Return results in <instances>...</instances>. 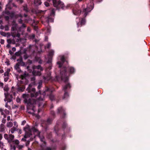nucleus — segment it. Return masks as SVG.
<instances>
[{
  "label": "nucleus",
  "instance_id": "1",
  "mask_svg": "<svg viewBox=\"0 0 150 150\" xmlns=\"http://www.w3.org/2000/svg\"><path fill=\"white\" fill-rule=\"evenodd\" d=\"M24 130L25 132V133L24 138H22L21 140L23 141H27L26 144V146L29 144L30 141L34 138L36 136H38L41 141L45 143L44 137H40V132L35 128H30L29 125H27L24 128Z\"/></svg>",
  "mask_w": 150,
  "mask_h": 150
},
{
  "label": "nucleus",
  "instance_id": "27",
  "mask_svg": "<svg viewBox=\"0 0 150 150\" xmlns=\"http://www.w3.org/2000/svg\"><path fill=\"white\" fill-rule=\"evenodd\" d=\"M9 71H8L6 72H5L4 73V76L5 77H8L9 75Z\"/></svg>",
  "mask_w": 150,
  "mask_h": 150
},
{
  "label": "nucleus",
  "instance_id": "36",
  "mask_svg": "<svg viewBox=\"0 0 150 150\" xmlns=\"http://www.w3.org/2000/svg\"><path fill=\"white\" fill-rule=\"evenodd\" d=\"M15 54L16 56H18L20 55V54L19 52H18L15 53Z\"/></svg>",
  "mask_w": 150,
  "mask_h": 150
},
{
  "label": "nucleus",
  "instance_id": "28",
  "mask_svg": "<svg viewBox=\"0 0 150 150\" xmlns=\"http://www.w3.org/2000/svg\"><path fill=\"white\" fill-rule=\"evenodd\" d=\"M4 146L3 143L1 142H0V148L2 149L4 148Z\"/></svg>",
  "mask_w": 150,
  "mask_h": 150
},
{
  "label": "nucleus",
  "instance_id": "3",
  "mask_svg": "<svg viewBox=\"0 0 150 150\" xmlns=\"http://www.w3.org/2000/svg\"><path fill=\"white\" fill-rule=\"evenodd\" d=\"M12 2V0H10L8 4L6 5V11L3 12L2 17H4L5 19H9V17L11 18H15L16 19L22 18L23 16L20 13H18L15 12H10L6 10L7 9L11 10L13 7H16V6Z\"/></svg>",
  "mask_w": 150,
  "mask_h": 150
},
{
  "label": "nucleus",
  "instance_id": "6",
  "mask_svg": "<svg viewBox=\"0 0 150 150\" xmlns=\"http://www.w3.org/2000/svg\"><path fill=\"white\" fill-rule=\"evenodd\" d=\"M52 2L54 6L59 9L61 8L63 10H65L69 7H71V5L70 4L68 5L67 6H64L63 3L60 1H59L57 2V0H52Z\"/></svg>",
  "mask_w": 150,
  "mask_h": 150
},
{
  "label": "nucleus",
  "instance_id": "39",
  "mask_svg": "<svg viewBox=\"0 0 150 150\" xmlns=\"http://www.w3.org/2000/svg\"><path fill=\"white\" fill-rule=\"evenodd\" d=\"M16 101L18 103H19L21 101V99H20L19 98H17L16 99Z\"/></svg>",
  "mask_w": 150,
  "mask_h": 150
},
{
  "label": "nucleus",
  "instance_id": "60",
  "mask_svg": "<svg viewBox=\"0 0 150 150\" xmlns=\"http://www.w3.org/2000/svg\"><path fill=\"white\" fill-rule=\"evenodd\" d=\"M48 40V38L47 37H45V40L47 41Z\"/></svg>",
  "mask_w": 150,
  "mask_h": 150
},
{
  "label": "nucleus",
  "instance_id": "10",
  "mask_svg": "<svg viewBox=\"0 0 150 150\" xmlns=\"http://www.w3.org/2000/svg\"><path fill=\"white\" fill-rule=\"evenodd\" d=\"M54 51L53 50H52L48 54L49 59L47 61V63L48 64H50L49 67L48 68L50 70V69L52 68V65L51 64L52 60V57L54 55Z\"/></svg>",
  "mask_w": 150,
  "mask_h": 150
},
{
  "label": "nucleus",
  "instance_id": "20",
  "mask_svg": "<svg viewBox=\"0 0 150 150\" xmlns=\"http://www.w3.org/2000/svg\"><path fill=\"white\" fill-rule=\"evenodd\" d=\"M17 130H18L17 128L16 127H13L10 130V131L11 132V133L13 134L14 133L15 131Z\"/></svg>",
  "mask_w": 150,
  "mask_h": 150
},
{
  "label": "nucleus",
  "instance_id": "8",
  "mask_svg": "<svg viewBox=\"0 0 150 150\" xmlns=\"http://www.w3.org/2000/svg\"><path fill=\"white\" fill-rule=\"evenodd\" d=\"M33 74L34 76H40L41 75V71H43V68L40 65L34 66L33 67Z\"/></svg>",
  "mask_w": 150,
  "mask_h": 150
},
{
  "label": "nucleus",
  "instance_id": "34",
  "mask_svg": "<svg viewBox=\"0 0 150 150\" xmlns=\"http://www.w3.org/2000/svg\"><path fill=\"white\" fill-rule=\"evenodd\" d=\"M4 29L6 31H8L9 30V28L8 26L6 25Z\"/></svg>",
  "mask_w": 150,
  "mask_h": 150
},
{
  "label": "nucleus",
  "instance_id": "33",
  "mask_svg": "<svg viewBox=\"0 0 150 150\" xmlns=\"http://www.w3.org/2000/svg\"><path fill=\"white\" fill-rule=\"evenodd\" d=\"M50 98L51 100H53L54 99V96L53 95H51L50 96Z\"/></svg>",
  "mask_w": 150,
  "mask_h": 150
},
{
  "label": "nucleus",
  "instance_id": "51",
  "mask_svg": "<svg viewBox=\"0 0 150 150\" xmlns=\"http://www.w3.org/2000/svg\"><path fill=\"white\" fill-rule=\"evenodd\" d=\"M51 120H50V119H47V122L48 123H50V122H51Z\"/></svg>",
  "mask_w": 150,
  "mask_h": 150
},
{
  "label": "nucleus",
  "instance_id": "59",
  "mask_svg": "<svg viewBox=\"0 0 150 150\" xmlns=\"http://www.w3.org/2000/svg\"><path fill=\"white\" fill-rule=\"evenodd\" d=\"M102 0H96L97 2H100L102 1Z\"/></svg>",
  "mask_w": 150,
  "mask_h": 150
},
{
  "label": "nucleus",
  "instance_id": "25",
  "mask_svg": "<svg viewBox=\"0 0 150 150\" xmlns=\"http://www.w3.org/2000/svg\"><path fill=\"white\" fill-rule=\"evenodd\" d=\"M39 85L38 86V88L39 89L41 87L42 84V81H40L38 83Z\"/></svg>",
  "mask_w": 150,
  "mask_h": 150
},
{
  "label": "nucleus",
  "instance_id": "18",
  "mask_svg": "<svg viewBox=\"0 0 150 150\" xmlns=\"http://www.w3.org/2000/svg\"><path fill=\"white\" fill-rule=\"evenodd\" d=\"M86 22L85 19H81V22L77 23L78 26H80V25H84Z\"/></svg>",
  "mask_w": 150,
  "mask_h": 150
},
{
  "label": "nucleus",
  "instance_id": "30",
  "mask_svg": "<svg viewBox=\"0 0 150 150\" xmlns=\"http://www.w3.org/2000/svg\"><path fill=\"white\" fill-rule=\"evenodd\" d=\"M44 4L46 7H48L50 6V4L47 1L45 2L44 3Z\"/></svg>",
  "mask_w": 150,
  "mask_h": 150
},
{
  "label": "nucleus",
  "instance_id": "58",
  "mask_svg": "<svg viewBox=\"0 0 150 150\" xmlns=\"http://www.w3.org/2000/svg\"><path fill=\"white\" fill-rule=\"evenodd\" d=\"M5 111L6 112V113H9V112L7 110H5Z\"/></svg>",
  "mask_w": 150,
  "mask_h": 150
},
{
  "label": "nucleus",
  "instance_id": "61",
  "mask_svg": "<svg viewBox=\"0 0 150 150\" xmlns=\"http://www.w3.org/2000/svg\"><path fill=\"white\" fill-rule=\"evenodd\" d=\"M1 3L0 2V10H1V9H2V8L1 7Z\"/></svg>",
  "mask_w": 150,
  "mask_h": 150
},
{
  "label": "nucleus",
  "instance_id": "54",
  "mask_svg": "<svg viewBox=\"0 0 150 150\" xmlns=\"http://www.w3.org/2000/svg\"><path fill=\"white\" fill-rule=\"evenodd\" d=\"M10 120V116H8L7 117V120L9 121Z\"/></svg>",
  "mask_w": 150,
  "mask_h": 150
},
{
  "label": "nucleus",
  "instance_id": "50",
  "mask_svg": "<svg viewBox=\"0 0 150 150\" xmlns=\"http://www.w3.org/2000/svg\"><path fill=\"white\" fill-rule=\"evenodd\" d=\"M12 50L13 51H16V48L15 47H13L12 48Z\"/></svg>",
  "mask_w": 150,
  "mask_h": 150
},
{
  "label": "nucleus",
  "instance_id": "9",
  "mask_svg": "<svg viewBox=\"0 0 150 150\" xmlns=\"http://www.w3.org/2000/svg\"><path fill=\"white\" fill-rule=\"evenodd\" d=\"M12 36L13 37V39L10 38L8 39L7 40L8 43L14 44L16 42H18L19 41L20 36L19 33H18L16 35L12 34Z\"/></svg>",
  "mask_w": 150,
  "mask_h": 150
},
{
  "label": "nucleus",
  "instance_id": "12",
  "mask_svg": "<svg viewBox=\"0 0 150 150\" xmlns=\"http://www.w3.org/2000/svg\"><path fill=\"white\" fill-rule=\"evenodd\" d=\"M59 57L60 58L61 61H58L57 62V64L59 65V67H61L62 66V65H63V63L65 62V60L64 56H59Z\"/></svg>",
  "mask_w": 150,
  "mask_h": 150
},
{
  "label": "nucleus",
  "instance_id": "31",
  "mask_svg": "<svg viewBox=\"0 0 150 150\" xmlns=\"http://www.w3.org/2000/svg\"><path fill=\"white\" fill-rule=\"evenodd\" d=\"M23 10L26 12L28 11V8L26 6H24L23 7Z\"/></svg>",
  "mask_w": 150,
  "mask_h": 150
},
{
  "label": "nucleus",
  "instance_id": "4",
  "mask_svg": "<svg viewBox=\"0 0 150 150\" xmlns=\"http://www.w3.org/2000/svg\"><path fill=\"white\" fill-rule=\"evenodd\" d=\"M93 0H90V2L89 3L86 5V7L83 9L82 11L77 9L74 8L72 10L73 14L75 15H78L80 13V14H82L83 18L81 19H84L88 15V13L91 11L93 8L94 5L93 3Z\"/></svg>",
  "mask_w": 150,
  "mask_h": 150
},
{
  "label": "nucleus",
  "instance_id": "47",
  "mask_svg": "<svg viewBox=\"0 0 150 150\" xmlns=\"http://www.w3.org/2000/svg\"><path fill=\"white\" fill-rule=\"evenodd\" d=\"M26 122L25 120L23 121L22 122V125H24L26 123Z\"/></svg>",
  "mask_w": 150,
  "mask_h": 150
},
{
  "label": "nucleus",
  "instance_id": "5",
  "mask_svg": "<svg viewBox=\"0 0 150 150\" xmlns=\"http://www.w3.org/2000/svg\"><path fill=\"white\" fill-rule=\"evenodd\" d=\"M23 98L24 99V102L27 103V112L29 113L33 114L35 112L34 109L33 108V105L36 103V100H33L30 99H28L29 95L27 94H23Z\"/></svg>",
  "mask_w": 150,
  "mask_h": 150
},
{
  "label": "nucleus",
  "instance_id": "44",
  "mask_svg": "<svg viewBox=\"0 0 150 150\" xmlns=\"http://www.w3.org/2000/svg\"><path fill=\"white\" fill-rule=\"evenodd\" d=\"M35 13H36V14L38 16L39 15V13H41L42 12H43V11H40V12H38H38L37 11H35Z\"/></svg>",
  "mask_w": 150,
  "mask_h": 150
},
{
  "label": "nucleus",
  "instance_id": "55",
  "mask_svg": "<svg viewBox=\"0 0 150 150\" xmlns=\"http://www.w3.org/2000/svg\"><path fill=\"white\" fill-rule=\"evenodd\" d=\"M0 28L1 29H3L4 28V27L2 25H1L0 27Z\"/></svg>",
  "mask_w": 150,
  "mask_h": 150
},
{
  "label": "nucleus",
  "instance_id": "43",
  "mask_svg": "<svg viewBox=\"0 0 150 150\" xmlns=\"http://www.w3.org/2000/svg\"><path fill=\"white\" fill-rule=\"evenodd\" d=\"M8 77H6L4 78V81H5L6 82L8 80Z\"/></svg>",
  "mask_w": 150,
  "mask_h": 150
},
{
  "label": "nucleus",
  "instance_id": "24",
  "mask_svg": "<svg viewBox=\"0 0 150 150\" xmlns=\"http://www.w3.org/2000/svg\"><path fill=\"white\" fill-rule=\"evenodd\" d=\"M49 90V88H47V89L44 91V92L42 93V95L43 96H44L46 95V93Z\"/></svg>",
  "mask_w": 150,
  "mask_h": 150
},
{
  "label": "nucleus",
  "instance_id": "37",
  "mask_svg": "<svg viewBox=\"0 0 150 150\" xmlns=\"http://www.w3.org/2000/svg\"><path fill=\"white\" fill-rule=\"evenodd\" d=\"M23 147V146L22 145H18V148L19 149H22Z\"/></svg>",
  "mask_w": 150,
  "mask_h": 150
},
{
  "label": "nucleus",
  "instance_id": "22",
  "mask_svg": "<svg viewBox=\"0 0 150 150\" xmlns=\"http://www.w3.org/2000/svg\"><path fill=\"white\" fill-rule=\"evenodd\" d=\"M13 124L11 122H9L7 123V126L8 127H11L13 126Z\"/></svg>",
  "mask_w": 150,
  "mask_h": 150
},
{
  "label": "nucleus",
  "instance_id": "56",
  "mask_svg": "<svg viewBox=\"0 0 150 150\" xmlns=\"http://www.w3.org/2000/svg\"><path fill=\"white\" fill-rule=\"evenodd\" d=\"M4 71L2 69H0V73H2L4 72Z\"/></svg>",
  "mask_w": 150,
  "mask_h": 150
},
{
  "label": "nucleus",
  "instance_id": "14",
  "mask_svg": "<svg viewBox=\"0 0 150 150\" xmlns=\"http://www.w3.org/2000/svg\"><path fill=\"white\" fill-rule=\"evenodd\" d=\"M19 64L18 63H17L16 64V65L14 66V68L19 73H20L21 72H22V71H21V69L19 67Z\"/></svg>",
  "mask_w": 150,
  "mask_h": 150
},
{
  "label": "nucleus",
  "instance_id": "23",
  "mask_svg": "<svg viewBox=\"0 0 150 150\" xmlns=\"http://www.w3.org/2000/svg\"><path fill=\"white\" fill-rule=\"evenodd\" d=\"M64 110L62 107H60L58 109V111L59 112H64Z\"/></svg>",
  "mask_w": 150,
  "mask_h": 150
},
{
  "label": "nucleus",
  "instance_id": "41",
  "mask_svg": "<svg viewBox=\"0 0 150 150\" xmlns=\"http://www.w3.org/2000/svg\"><path fill=\"white\" fill-rule=\"evenodd\" d=\"M51 46V44L50 43H48L47 44V47H47V48H49Z\"/></svg>",
  "mask_w": 150,
  "mask_h": 150
},
{
  "label": "nucleus",
  "instance_id": "29",
  "mask_svg": "<svg viewBox=\"0 0 150 150\" xmlns=\"http://www.w3.org/2000/svg\"><path fill=\"white\" fill-rule=\"evenodd\" d=\"M9 138L11 140H12L14 138V136L11 134H9Z\"/></svg>",
  "mask_w": 150,
  "mask_h": 150
},
{
  "label": "nucleus",
  "instance_id": "45",
  "mask_svg": "<svg viewBox=\"0 0 150 150\" xmlns=\"http://www.w3.org/2000/svg\"><path fill=\"white\" fill-rule=\"evenodd\" d=\"M10 146H11V149H13V150H15L16 148H15V147L14 146H13V148H12V146L11 145Z\"/></svg>",
  "mask_w": 150,
  "mask_h": 150
},
{
  "label": "nucleus",
  "instance_id": "40",
  "mask_svg": "<svg viewBox=\"0 0 150 150\" xmlns=\"http://www.w3.org/2000/svg\"><path fill=\"white\" fill-rule=\"evenodd\" d=\"M4 137L5 138V139H8V135L7 134H5L4 135Z\"/></svg>",
  "mask_w": 150,
  "mask_h": 150
},
{
  "label": "nucleus",
  "instance_id": "2",
  "mask_svg": "<svg viewBox=\"0 0 150 150\" xmlns=\"http://www.w3.org/2000/svg\"><path fill=\"white\" fill-rule=\"evenodd\" d=\"M67 70L69 71V72L66 71L67 68L65 67H63L61 69L60 76L61 79L63 80L65 83V86L63 87V89L65 92L64 95L63 97V99L67 98L69 95L67 93L65 92L66 90L68 88H70L71 87L70 84L68 82V77L70 75V74H72L74 73L75 70L74 68L72 67H69L67 68Z\"/></svg>",
  "mask_w": 150,
  "mask_h": 150
},
{
  "label": "nucleus",
  "instance_id": "35",
  "mask_svg": "<svg viewBox=\"0 0 150 150\" xmlns=\"http://www.w3.org/2000/svg\"><path fill=\"white\" fill-rule=\"evenodd\" d=\"M0 33L1 35H2L3 36H6V34L4 32H0Z\"/></svg>",
  "mask_w": 150,
  "mask_h": 150
},
{
  "label": "nucleus",
  "instance_id": "46",
  "mask_svg": "<svg viewBox=\"0 0 150 150\" xmlns=\"http://www.w3.org/2000/svg\"><path fill=\"white\" fill-rule=\"evenodd\" d=\"M2 122L4 123H5L6 122V120L5 119H3L2 121Z\"/></svg>",
  "mask_w": 150,
  "mask_h": 150
},
{
  "label": "nucleus",
  "instance_id": "57",
  "mask_svg": "<svg viewBox=\"0 0 150 150\" xmlns=\"http://www.w3.org/2000/svg\"><path fill=\"white\" fill-rule=\"evenodd\" d=\"M43 100V98H38V100Z\"/></svg>",
  "mask_w": 150,
  "mask_h": 150
},
{
  "label": "nucleus",
  "instance_id": "48",
  "mask_svg": "<svg viewBox=\"0 0 150 150\" xmlns=\"http://www.w3.org/2000/svg\"><path fill=\"white\" fill-rule=\"evenodd\" d=\"M54 14V12L53 10H52L51 12V15H53Z\"/></svg>",
  "mask_w": 150,
  "mask_h": 150
},
{
  "label": "nucleus",
  "instance_id": "26",
  "mask_svg": "<svg viewBox=\"0 0 150 150\" xmlns=\"http://www.w3.org/2000/svg\"><path fill=\"white\" fill-rule=\"evenodd\" d=\"M49 20H51L52 22H53V20H52V19H48V20L47 21V22L44 23V25H48L50 21Z\"/></svg>",
  "mask_w": 150,
  "mask_h": 150
},
{
  "label": "nucleus",
  "instance_id": "17",
  "mask_svg": "<svg viewBox=\"0 0 150 150\" xmlns=\"http://www.w3.org/2000/svg\"><path fill=\"white\" fill-rule=\"evenodd\" d=\"M41 3V0H34V4L36 6L40 5Z\"/></svg>",
  "mask_w": 150,
  "mask_h": 150
},
{
  "label": "nucleus",
  "instance_id": "11",
  "mask_svg": "<svg viewBox=\"0 0 150 150\" xmlns=\"http://www.w3.org/2000/svg\"><path fill=\"white\" fill-rule=\"evenodd\" d=\"M28 76V74L26 72H24L23 74L21 75V78L23 80L22 81V82L24 83L25 84H27L28 81L27 79V78Z\"/></svg>",
  "mask_w": 150,
  "mask_h": 150
},
{
  "label": "nucleus",
  "instance_id": "21",
  "mask_svg": "<svg viewBox=\"0 0 150 150\" xmlns=\"http://www.w3.org/2000/svg\"><path fill=\"white\" fill-rule=\"evenodd\" d=\"M18 63V64H19V66H25V63L24 62L22 59H21L20 60V61Z\"/></svg>",
  "mask_w": 150,
  "mask_h": 150
},
{
  "label": "nucleus",
  "instance_id": "13",
  "mask_svg": "<svg viewBox=\"0 0 150 150\" xmlns=\"http://www.w3.org/2000/svg\"><path fill=\"white\" fill-rule=\"evenodd\" d=\"M11 99L8 100V98H7L6 99V98H5L4 99V100L5 101H7V102L6 103V104L5 105V107L6 108H7L8 109H11V107L10 106L8 105H7V103L8 102H10L11 101V100H12V97H11Z\"/></svg>",
  "mask_w": 150,
  "mask_h": 150
},
{
  "label": "nucleus",
  "instance_id": "42",
  "mask_svg": "<svg viewBox=\"0 0 150 150\" xmlns=\"http://www.w3.org/2000/svg\"><path fill=\"white\" fill-rule=\"evenodd\" d=\"M13 123L14 125L15 126L14 127H16L17 128H18V125L17 124L16 122H14Z\"/></svg>",
  "mask_w": 150,
  "mask_h": 150
},
{
  "label": "nucleus",
  "instance_id": "7",
  "mask_svg": "<svg viewBox=\"0 0 150 150\" xmlns=\"http://www.w3.org/2000/svg\"><path fill=\"white\" fill-rule=\"evenodd\" d=\"M27 90L28 92L30 93V96L31 97H36L39 94H40V92L39 91V92H35V89L32 88V85L29 84Z\"/></svg>",
  "mask_w": 150,
  "mask_h": 150
},
{
  "label": "nucleus",
  "instance_id": "63",
  "mask_svg": "<svg viewBox=\"0 0 150 150\" xmlns=\"http://www.w3.org/2000/svg\"><path fill=\"white\" fill-rule=\"evenodd\" d=\"M18 1H20V2L21 3H22L23 1V0H19Z\"/></svg>",
  "mask_w": 150,
  "mask_h": 150
},
{
  "label": "nucleus",
  "instance_id": "15",
  "mask_svg": "<svg viewBox=\"0 0 150 150\" xmlns=\"http://www.w3.org/2000/svg\"><path fill=\"white\" fill-rule=\"evenodd\" d=\"M4 90L5 91L4 93V95L6 98V99L7 98H8L9 95L8 94L7 91L8 90V88L7 86H5L4 88Z\"/></svg>",
  "mask_w": 150,
  "mask_h": 150
},
{
  "label": "nucleus",
  "instance_id": "38",
  "mask_svg": "<svg viewBox=\"0 0 150 150\" xmlns=\"http://www.w3.org/2000/svg\"><path fill=\"white\" fill-rule=\"evenodd\" d=\"M0 42L1 44H3L4 43V40L3 39H1L0 40Z\"/></svg>",
  "mask_w": 150,
  "mask_h": 150
},
{
  "label": "nucleus",
  "instance_id": "16",
  "mask_svg": "<svg viewBox=\"0 0 150 150\" xmlns=\"http://www.w3.org/2000/svg\"><path fill=\"white\" fill-rule=\"evenodd\" d=\"M43 79L45 80L48 81L50 80L51 79L50 72H49L47 76H44Z\"/></svg>",
  "mask_w": 150,
  "mask_h": 150
},
{
  "label": "nucleus",
  "instance_id": "19",
  "mask_svg": "<svg viewBox=\"0 0 150 150\" xmlns=\"http://www.w3.org/2000/svg\"><path fill=\"white\" fill-rule=\"evenodd\" d=\"M5 127L4 124H1L0 125V132H3L5 130Z\"/></svg>",
  "mask_w": 150,
  "mask_h": 150
},
{
  "label": "nucleus",
  "instance_id": "53",
  "mask_svg": "<svg viewBox=\"0 0 150 150\" xmlns=\"http://www.w3.org/2000/svg\"><path fill=\"white\" fill-rule=\"evenodd\" d=\"M15 28H14V26H13L11 28V31H13L15 30Z\"/></svg>",
  "mask_w": 150,
  "mask_h": 150
},
{
  "label": "nucleus",
  "instance_id": "62",
  "mask_svg": "<svg viewBox=\"0 0 150 150\" xmlns=\"http://www.w3.org/2000/svg\"><path fill=\"white\" fill-rule=\"evenodd\" d=\"M24 16L25 17H26L27 16V15L26 14H24Z\"/></svg>",
  "mask_w": 150,
  "mask_h": 150
},
{
  "label": "nucleus",
  "instance_id": "32",
  "mask_svg": "<svg viewBox=\"0 0 150 150\" xmlns=\"http://www.w3.org/2000/svg\"><path fill=\"white\" fill-rule=\"evenodd\" d=\"M14 143L18 145L19 144V141L18 140H16L13 141Z\"/></svg>",
  "mask_w": 150,
  "mask_h": 150
},
{
  "label": "nucleus",
  "instance_id": "49",
  "mask_svg": "<svg viewBox=\"0 0 150 150\" xmlns=\"http://www.w3.org/2000/svg\"><path fill=\"white\" fill-rule=\"evenodd\" d=\"M9 54H11V55H12L13 54V52L11 50H10L9 51Z\"/></svg>",
  "mask_w": 150,
  "mask_h": 150
},
{
  "label": "nucleus",
  "instance_id": "64",
  "mask_svg": "<svg viewBox=\"0 0 150 150\" xmlns=\"http://www.w3.org/2000/svg\"><path fill=\"white\" fill-rule=\"evenodd\" d=\"M2 138V135L0 134V140H1Z\"/></svg>",
  "mask_w": 150,
  "mask_h": 150
},
{
  "label": "nucleus",
  "instance_id": "52",
  "mask_svg": "<svg viewBox=\"0 0 150 150\" xmlns=\"http://www.w3.org/2000/svg\"><path fill=\"white\" fill-rule=\"evenodd\" d=\"M0 86L2 87L3 86V83L0 82Z\"/></svg>",
  "mask_w": 150,
  "mask_h": 150
}]
</instances>
